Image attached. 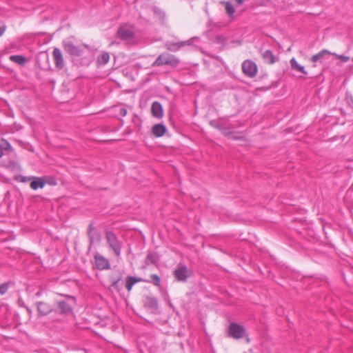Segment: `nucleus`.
Segmentation results:
<instances>
[{
	"mask_svg": "<svg viewBox=\"0 0 353 353\" xmlns=\"http://www.w3.org/2000/svg\"><path fill=\"white\" fill-rule=\"evenodd\" d=\"M104 233L108 248L113 251L116 256H120L123 247L122 241L119 239L115 232L111 230L105 229Z\"/></svg>",
	"mask_w": 353,
	"mask_h": 353,
	"instance_id": "nucleus-1",
	"label": "nucleus"
},
{
	"mask_svg": "<svg viewBox=\"0 0 353 353\" xmlns=\"http://www.w3.org/2000/svg\"><path fill=\"white\" fill-rule=\"evenodd\" d=\"M179 63V60L175 56L168 52L161 54L157 59L153 62L152 66H161L168 65L176 66Z\"/></svg>",
	"mask_w": 353,
	"mask_h": 353,
	"instance_id": "nucleus-2",
	"label": "nucleus"
},
{
	"mask_svg": "<svg viewBox=\"0 0 353 353\" xmlns=\"http://www.w3.org/2000/svg\"><path fill=\"white\" fill-rule=\"evenodd\" d=\"M87 236L89 240V252L95 243H99L101 241V234L94 224L90 223L87 229Z\"/></svg>",
	"mask_w": 353,
	"mask_h": 353,
	"instance_id": "nucleus-3",
	"label": "nucleus"
},
{
	"mask_svg": "<svg viewBox=\"0 0 353 353\" xmlns=\"http://www.w3.org/2000/svg\"><path fill=\"white\" fill-rule=\"evenodd\" d=\"M117 36L122 40H128L134 36V26L130 23L121 24L118 30Z\"/></svg>",
	"mask_w": 353,
	"mask_h": 353,
	"instance_id": "nucleus-4",
	"label": "nucleus"
},
{
	"mask_svg": "<svg viewBox=\"0 0 353 353\" xmlns=\"http://www.w3.org/2000/svg\"><path fill=\"white\" fill-rule=\"evenodd\" d=\"M36 307L39 316H47L50 314H57V310L53 305L46 301H38Z\"/></svg>",
	"mask_w": 353,
	"mask_h": 353,
	"instance_id": "nucleus-5",
	"label": "nucleus"
},
{
	"mask_svg": "<svg viewBox=\"0 0 353 353\" xmlns=\"http://www.w3.org/2000/svg\"><path fill=\"white\" fill-rule=\"evenodd\" d=\"M242 70L246 76L252 78L257 74V66L254 62L245 60L242 63Z\"/></svg>",
	"mask_w": 353,
	"mask_h": 353,
	"instance_id": "nucleus-6",
	"label": "nucleus"
},
{
	"mask_svg": "<svg viewBox=\"0 0 353 353\" xmlns=\"http://www.w3.org/2000/svg\"><path fill=\"white\" fill-rule=\"evenodd\" d=\"M174 276L178 281L185 282L190 277L191 271L185 265H181L174 271Z\"/></svg>",
	"mask_w": 353,
	"mask_h": 353,
	"instance_id": "nucleus-7",
	"label": "nucleus"
},
{
	"mask_svg": "<svg viewBox=\"0 0 353 353\" xmlns=\"http://www.w3.org/2000/svg\"><path fill=\"white\" fill-rule=\"evenodd\" d=\"M96 268L100 270L110 269V264L108 259L96 252L94 254Z\"/></svg>",
	"mask_w": 353,
	"mask_h": 353,
	"instance_id": "nucleus-8",
	"label": "nucleus"
},
{
	"mask_svg": "<svg viewBox=\"0 0 353 353\" xmlns=\"http://www.w3.org/2000/svg\"><path fill=\"white\" fill-rule=\"evenodd\" d=\"M54 308L57 310V314L65 316L72 314L73 310L72 306L66 301L57 302V306Z\"/></svg>",
	"mask_w": 353,
	"mask_h": 353,
	"instance_id": "nucleus-9",
	"label": "nucleus"
},
{
	"mask_svg": "<svg viewBox=\"0 0 353 353\" xmlns=\"http://www.w3.org/2000/svg\"><path fill=\"white\" fill-rule=\"evenodd\" d=\"M244 327L238 323H232L229 327L230 335L234 339H241L244 334Z\"/></svg>",
	"mask_w": 353,
	"mask_h": 353,
	"instance_id": "nucleus-10",
	"label": "nucleus"
},
{
	"mask_svg": "<svg viewBox=\"0 0 353 353\" xmlns=\"http://www.w3.org/2000/svg\"><path fill=\"white\" fill-rule=\"evenodd\" d=\"M52 41V35L41 32L33 36L32 42L37 44H48Z\"/></svg>",
	"mask_w": 353,
	"mask_h": 353,
	"instance_id": "nucleus-11",
	"label": "nucleus"
},
{
	"mask_svg": "<svg viewBox=\"0 0 353 353\" xmlns=\"http://www.w3.org/2000/svg\"><path fill=\"white\" fill-rule=\"evenodd\" d=\"M143 305L145 308L154 311L158 308V301L154 296H147L144 299Z\"/></svg>",
	"mask_w": 353,
	"mask_h": 353,
	"instance_id": "nucleus-12",
	"label": "nucleus"
},
{
	"mask_svg": "<svg viewBox=\"0 0 353 353\" xmlns=\"http://www.w3.org/2000/svg\"><path fill=\"white\" fill-rule=\"evenodd\" d=\"M152 114L154 117L161 119L163 116V109L159 101H154L151 106Z\"/></svg>",
	"mask_w": 353,
	"mask_h": 353,
	"instance_id": "nucleus-13",
	"label": "nucleus"
},
{
	"mask_svg": "<svg viewBox=\"0 0 353 353\" xmlns=\"http://www.w3.org/2000/svg\"><path fill=\"white\" fill-rule=\"evenodd\" d=\"M52 54L56 67L59 69H62L64 66V61L61 50L58 48H54Z\"/></svg>",
	"mask_w": 353,
	"mask_h": 353,
	"instance_id": "nucleus-14",
	"label": "nucleus"
},
{
	"mask_svg": "<svg viewBox=\"0 0 353 353\" xmlns=\"http://www.w3.org/2000/svg\"><path fill=\"white\" fill-rule=\"evenodd\" d=\"M45 184L46 181L43 178L32 176L30 186L32 190H36L38 188H43Z\"/></svg>",
	"mask_w": 353,
	"mask_h": 353,
	"instance_id": "nucleus-15",
	"label": "nucleus"
},
{
	"mask_svg": "<svg viewBox=\"0 0 353 353\" xmlns=\"http://www.w3.org/2000/svg\"><path fill=\"white\" fill-rule=\"evenodd\" d=\"M166 127L162 123L155 124L152 126V133L156 137H161L166 132Z\"/></svg>",
	"mask_w": 353,
	"mask_h": 353,
	"instance_id": "nucleus-16",
	"label": "nucleus"
},
{
	"mask_svg": "<svg viewBox=\"0 0 353 353\" xmlns=\"http://www.w3.org/2000/svg\"><path fill=\"white\" fill-rule=\"evenodd\" d=\"M330 54H331V52H329L328 50H323L321 52H319V53L314 54L311 57V61L312 62H316L319 61L320 62H322L323 60L328 58Z\"/></svg>",
	"mask_w": 353,
	"mask_h": 353,
	"instance_id": "nucleus-17",
	"label": "nucleus"
},
{
	"mask_svg": "<svg viewBox=\"0 0 353 353\" xmlns=\"http://www.w3.org/2000/svg\"><path fill=\"white\" fill-rule=\"evenodd\" d=\"M261 54L265 62L269 64H273L276 61L277 58L271 50H265L264 52H262Z\"/></svg>",
	"mask_w": 353,
	"mask_h": 353,
	"instance_id": "nucleus-18",
	"label": "nucleus"
},
{
	"mask_svg": "<svg viewBox=\"0 0 353 353\" xmlns=\"http://www.w3.org/2000/svg\"><path fill=\"white\" fill-rule=\"evenodd\" d=\"M141 281H143V279L141 278H137V277L132 276H127L126 280H125V288H126L128 292H130L133 285L135 283H137L138 282H141Z\"/></svg>",
	"mask_w": 353,
	"mask_h": 353,
	"instance_id": "nucleus-19",
	"label": "nucleus"
},
{
	"mask_svg": "<svg viewBox=\"0 0 353 353\" xmlns=\"http://www.w3.org/2000/svg\"><path fill=\"white\" fill-rule=\"evenodd\" d=\"M159 260V256L157 252H150L145 260V263L147 265H153L158 262Z\"/></svg>",
	"mask_w": 353,
	"mask_h": 353,
	"instance_id": "nucleus-20",
	"label": "nucleus"
},
{
	"mask_svg": "<svg viewBox=\"0 0 353 353\" xmlns=\"http://www.w3.org/2000/svg\"><path fill=\"white\" fill-rule=\"evenodd\" d=\"M68 52L72 56L80 57L82 55L83 50L80 48L81 46H65Z\"/></svg>",
	"mask_w": 353,
	"mask_h": 353,
	"instance_id": "nucleus-21",
	"label": "nucleus"
},
{
	"mask_svg": "<svg viewBox=\"0 0 353 353\" xmlns=\"http://www.w3.org/2000/svg\"><path fill=\"white\" fill-rule=\"evenodd\" d=\"M110 60V54L108 52H103L97 57V63L98 65H104Z\"/></svg>",
	"mask_w": 353,
	"mask_h": 353,
	"instance_id": "nucleus-22",
	"label": "nucleus"
},
{
	"mask_svg": "<svg viewBox=\"0 0 353 353\" xmlns=\"http://www.w3.org/2000/svg\"><path fill=\"white\" fill-rule=\"evenodd\" d=\"M10 60L20 65H24L27 62L26 58L22 55H12L10 57Z\"/></svg>",
	"mask_w": 353,
	"mask_h": 353,
	"instance_id": "nucleus-23",
	"label": "nucleus"
},
{
	"mask_svg": "<svg viewBox=\"0 0 353 353\" xmlns=\"http://www.w3.org/2000/svg\"><path fill=\"white\" fill-rule=\"evenodd\" d=\"M290 65H291V68L293 70H295L296 71L301 72H302L304 74H307V72L305 70L304 67L301 65H299L294 58H292L290 60Z\"/></svg>",
	"mask_w": 353,
	"mask_h": 353,
	"instance_id": "nucleus-24",
	"label": "nucleus"
},
{
	"mask_svg": "<svg viewBox=\"0 0 353 353\" xmlns=\"http://www.w3.org/2000/svg\"><path fill=\"white\" fill-rule=\"evenodd\" d=\"M222 4L225 5L226 13L229 17H232L235 12V10L232 3L229 1H221Z\"/></svg>",
	"mask_w": 353,
	"mask_h": 353,
	"instance_id": "nucleus-25",
	"label": "nucleus"
},
{
	"mask_svg": "<svg viewBox=\"0 0 353 353\" xmlns=\"http://www.w3.org/2000/svg\"><path fill=\"white\" fill-rule=\"evenodd\" d=\"M14 179L19 182L27 183L28 181H31V180L32 179V176H25L23 175H17L15 176Z\"/></svg>",
	"mask_w": 353,
	"mask_h": 353,
	"instance_id": "nucleus-26",
	"label": "nucleus"
},
{
	"mask_svg": "<svg viewBox=\"0 0 353 353\" xmlns=\"http://www.w3.org/2000/svg\"><path fill=\"white\" fill-rule=\"evenodd\" d=\"M151 281L154 285L159 286L161 283V279L157 274L150 275Z\"/></svg>",
	"mask_w": 353,
	"mask_h": 353,
	"instance_id": "nucleus-27",
	"label": "nucleus"
},
{
	"mask_svg": "<svg viewBox=\"0 0 353 353\" xmlns=\"http://www.w3.org/2000/svg\"><path fill=\"white\" fill-rule=\"evenodd\" d=\"M0 145H1V150H2V152L3 150H11V145L10 144L9 142H8L7 141L4 140V139H2L1 141V143H0Z\"/></svg>",
	"mask_w": 353,
	"mask_h": 353,
	"instance_id": "nucleus-28",
	"label": "nucleus"
},
{
	"mask_svg": "<svg viewBox=\"0 0 353 353\" xmlns=\"http://www.w3.org/2000/svg\"><path fill=\"white\" fill-rule=\"evenodd\" d=\"M0 145H1V150H2V152L3 150H11V145L10 144L9 142H8L7 141L4 140V139H2L1 141V143H0Z\"/></svg>",
	"mask_w": 353,
	"mask_h": 353,
	"instance_id": "nucleus-29",
	"label": "nucleus"
},
{
	"mask_svg": "<svg viewBox=\"0 0 353 353\" xmlns=\"http://www.w3.org/2000/svg\"><path fill=\"white\" fill-rule=\"evenodd\" d=\"M199 39L198 37H192V39H189L187 41H181V42H176L174 43L173 44H193L194 42H199Z\"/></svg>",
	"mask_w": 353,
	"mask_h": 353,
	"instance_id": "nucleus-30",
	"label": "nucleus"
},
{
	"mask_svg": "<svg viewBox=\"0 0 353 353\" xmlns=\"http://www.w3.org/2000/svg\"><path fill=\"white\" fill-rule=\"evenodd\" d=\"M8 289V283H3L0 285V294H4L6 293Z\"/></svg>",
	"mask_w": 353,
	"mask_h": 353,
	"instance_id": "nucleus-31",
	"label": "nucleus"
},
{
	"mask_svg": "<svg viewBox=\"0 0 353 353\" xmlns=\"http://www.w3.org/2000/svg\"><path fill=\"white\" fill-rule=\"evenodd\" d=\"M333 55L336 56L339 59L343 62H346L350 60V57L345 55H338L335 53H332Z\"/></svg>",
	"mask_w": 353,
	"mask_h": 353,
	"instance_id": "nucleus-32",
	"label": "nucleus"
},
{
	"mask_svg": "<svg viewBox=\"0 0 353 353\" xmlns=\"http://www.w3.org/2000/svg\"><path fill=\"white\" fill-rule=\"evenodd\" d=\"M181 46H169V47L168 48V49L170 50V51H172V52H176L177 50H179L180 47Z\"/></svg>",
	"mask_w": 353,
	"mask_h": 353,
	"instance_id": "nucleus-33",
	"label": "nucleus"
},
{
	"mask_svg": "<svg viewBox=\"0 0 353 353\" xmlns=\"http://www.w3.org/2000/svg\"><path fill=\"white\" fill-rule=\"evenodd\" d=\"M128 110L125 108H121L119 110V114L122 117H125L127 115Z\"/></svg>",
	"mask_w": 353,
	"mask_h": 353,
	"instance_id": "nucleus-34",
	"label": "nucleus"
},
{
	"mask_svg": "<svg viewBox=\"0 0 353 353\" xmlns=\"http://www.w3.org/2000/svg\"><path fill=\"white\" fill-rule=\"evenodd\" d=\"M217 41L219 43H222L224 44L225 43V38L223 36L219 35L216 37Z\"/></svg>",
	"mask_w": 353,
	"mask_h": 353,
	"instance_id": "nucleus-35",
	"label": "nucleus"
},
{
	"mask_svg": "<svg viewBox=\"0 0 353 353\" xmlns=\"http://www.w3.org/2000/svg\"><path fill=\"white\" fill-rule=\"evenodd\" d=\"M48 184L50 185H57V181L54 179H52L50 181H48L47 182Z\"/></svg>",
	"mask_w": 353,
	"mask_h": 353,
	"instance_id": "nucleus-36",
	"label": "nucleus"
},
{
	"mask_svg": "<svg viewBox=\"0 0 353 353\" xmlns=\"http://www.w3.org/2000/svg\"><path fill=\"white\" fill-rule=\"evenodd\" d=\"M119 281H120V279H118L117 280L114 281L112 283V287H114V288H117V287H118V283H119Z\"/></svg>",
	"mask_w": 353,
	"mask_h": 353,
	"instance_id": "nucleus-37",
	"label": "nucleus"
},
{
	"mask_svg": "<svg viewBox=\"0 0 353 353\" xmlns=\"http://www.w3.org/2000/svg\"><path fill=\"white\" fill-rule=\"evenodd\" d=\"M5 31H6V26L0 27V37L1 35H3V34L5 32Z\"/></svg>",
	"mask_w": 353,
	"mask_h": 353,
	"instance_id": "nucleus-38",
	"label": "nucleus"
},
{
	"mask_svg": "<svg viewBox=\"0 0 353 353\" xmlns=\"http://www.w3.org/2000/svg\"><path fill=\"white\" fill-rule=\"evenodd\" d=\"M236 1L238 3V4L241 5L243 3L244 0H236Z\"/></svg>",
	"mask_w": 353,
	"mask_h": 353,
	"instance_id": "nucleus-39",
	"label": "nucleus"
},
{
	"mask_svg": "<svg viewBox=\"0 0 353 353\" xmlns=\"http://www.w3.org/2000/svg\"><path fill=\"white\" fill-rule=\"evenodd\" d=\"M207 54H208L209 57H213V58L216 57L214 54H213L207 53Z\"/></svg>",
	"mask_w": 353,
	"mask_h": 353,
	"instance_id": "nucleus-40",
	"label": "nucleus"
},
{
	"mask_svg": "<svg viewBox=\"0 0 353 353\" xmlns=\"http://www.w3.org/2000/svg\"><path fill=\"white\" fill-rule=\"evenodd\" d=\"M71 299L74 301L75 300V298L74 297H71Z\"/></svg>",
	"mask_w": 353,
	"mask_h": 353,
	"instance_id": "nucleus-41",
	"label": "nucleus"
},
{
	"mask_svg": "<svg viewBox=\"0 0 353 353\" xmlns=\"http://www.w3.org/2000/svg\"><path fill=\"white\" fill-rule=\"evenodd\" d=\"M28 311L30 313L31 310L30 309H28Z\"/></svg>",
	"mask_w": 353,
	"mask_h": 353,
	"instance_id": "nucleus-42",
	"label": "nucleus"
}]
</instances>
